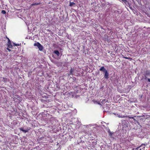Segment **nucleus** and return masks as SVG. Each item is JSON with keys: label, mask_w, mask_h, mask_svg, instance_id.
Listing matches in <instances>:
<instances>
[{"label": "nucleus", "mask_w": 150, "mask_h": 150, "mask_svg": "<svg viewBox=\"0 0 150 150\" xmlns=\"http://www.w3.org/2000/svg\"><path fill=\"white\" fill-rule=\"evenodd\" d=\"M99 70L103 71L104 73V77L105 79H108L109 78V73H108V71L105 69L104 67L103 66L101 67L99 69Z\"/></svg>", "instance_id": "f257e3e1"}, {"label": "nucleus", "mask_w": 150, "mask_h": 150, "mask_svg": "<svg viewBox=\"0 0 150 150\" xmlns=\"http://www.w3.org/2000/svg\"><path fill=\"white\" fill-rule=\"evenodd\" d=\"M34 46L38 47L39 50L40 51H42L43 49V46L39 42H37L34 43Z\"/></svg>", "instance_id": "f03ea898"}, {"label": "nucleus", "mask_w": 150, "mask_h": 150, "mask_svg": "<svg viewBox=\"0 0 150 150\" xmlns=\"http://www.w3.org/2000/svg\"><path fill=\"white\" fill-rule=\"evenodd\" d=\"M6 38L8 40L7 45H8V47L9 48H12L13 46L11 44V41L10 40L9 38L7 37Z\"/></svg>", "instance_id": "7ed1b4c3"}, {"label": "nucleus", "mask_w": 150, "mask_h": 150, "mask_svg": "<svg viewBox=\"0 0 150 150\" xmlns=\"http://www.w3.org/2000/svg\"><path fill=\"white\" fill-rule=\"evenodd\" d=\"M145 79H147L146 76L150 77V71L149 70H147L145 71Z\"/></svg>", "instance_id": "20e7f679"}, {"label": "nucleus", "mask_w": 150, "mask_h": 150, "mask_svg": "<svg viewBox=\"0 0 150 150\" xmlns=\"http://www.w3.org/2000/svg\"><path fill=\"white\" fill-rule=\"evenodd\" d=\"M145 144H142L139 147H138L136 148V149L137 150H142V149L141 148H142V149L143 150V148H144L145 147Z\"/></svg>", "instance_id": "39448f33"}, {"label": "nucleus", "mask_w": 150, "mask_h": 150, "mask_svg": "<svg viewBox=\"0 0 150 150\" xmlns=\"http://www.w3.org/2000/svg\"><path fill=\"white\" fill-rule=\"evenodd\" d=\"M19 129L20 130L23 131V132H24V133H26L28 132V130H25L22 127L20 128Z\"/></svg>", "instance_id": "423d86ee"}, {"label": "nucleus", "mask_w": 150, "mask_h": 150, "mask_svg": "<svg viewBox=\"0 0 150 150\" xmlns=\"http://www.w3.org/2000/svg\"><path fill=\"white\" fill-rule=\"evenodd\" d=\"M54 53L56 54L57 56H59V52L58 50H55L54 51Z\"/></svg>", "instance_id": "0eeeda50"}, {"label": "nucleus", "mask_w": 150, "mask_h": 150, "mask_svg": "<svg viewBox=\"0 0 150 150\" xmlns=\"http://www.w3.org/2000/svg\"><path fill=\"white\" fill-rule=\"evenodd\" d=\"M41 4L40 2V3H35L32 4L31 5V6H35V5H39V4Z\"/></svg>", "instance_id": "6e6552de"}, {"label": "nucleus", "mask_w": 150, "mask_h": 150, "mask_svg": "<svg viewBox=\"0 0 150 150\" xmlns=\"http://www.w3.org/2000/svg\"><path fill=\"white\" fill-rule=\"evenodd\" d=\"M75 4L73 2H70V4H69V6H73L74 5H75Z\"/></svg>", "instance_id": "1a4fd4ad"}, {"label": "nucleus", "mask_w": 150, "mask_h": 150, "mask_svg": "<svg viewBox=\"0 0 150 150\" xmlns=\"http://www.w3.org/2000/svg\"><path fill=\"white\" fill-rule=\"evenodd\" d=\"M108 132L109 133V136H110V137H111L113 133H112V132H111L110 131V129H109L108 130Z\"/></svg>", "instance_id": "9d476101"}, {"label": "nucleus", "mask_w": 150, "mask_h": 150, "mask_svg": "<svg viewBox=\"0 0 150 150\" xmlns=\"http://www.w3.org/2000/svg\"><path fill=\"white\" fill-rule=\"evenodd\" d=\"M123 58H125V59H129V60H132V58H129V57H123Z\"/></svg>", "instance_id": "9b49d317"}, {"label": "nucleus", "mask_w": 150, "mask_h": 150, "mask_svg": "<svg viewBox=\"0 0 150 150\" xmlns=\"http://www.w3.org/2000/svg\"><path fill=\"white\" fill-rule=\"evenodd\" d=\"M1 13L2 14H6V11L4 10H2L1 11Z\"/></svg>", "instance_id": "f8f14e48"}, {"label": "nucleus", "mask_w": 150, "mask_h": 150, "mask_svg": "<svg viewBox=\"0 0 150 150\" xmlns=\"http://www.w3.org/2000/svg\"><path fill=\"white\" fill-rule=\"evenodd\" d=\"M73 72V70L71 68L70 71V74H72V73Z\"/></svg>", "instance_id": "ddd939ff"}, {"label": "nucleus", "mask_w": 150, "mask_h": 150, "mask_svg": "<svg viewBox=\"0 0 150 150\" xmlns=\"http://www.w3.org/2000/svg\"><path fill=\"white\" fill-rule=\"evenodd\" d=\"M118 117H121V118H124V117H125V116H124V115H118Z\"/></svg>", "instance_id": "4468645a"}, {"label": "nucleus", "mask_w": 150, "mask_h": 150, "mask_svg": "<svg viewBox=\"0 0 150 150\" xmlns=\"http://www.w3.org/2000/svg\"><path fill=\"white\" fill-rule=\"evenodd\" d=\"M13 46H18V45H18V44H16V43H13Z\"/></svg>", "instance_id": "2eb2a0df"}, {"label": "nucleus", "mask_w": 150, "mask_h": 150, "mask_svg": "<svg viewBox=\"0 0 150 150\" xmlns=\"http://www.w3.org/2000/svg\"><path fill=\"white\" fill-rule=\"evenodd\" d=\"M3 80H4V81L5 82L7 81V79L6 78H4Z\"/></svg>", "instance_id": "dca6fc26"}, {"label": "nucleus", "mask_w": 150, "mask_h": 150, "mask_svg": "<svg viewBox=\"0 0 150 150\" xmlns=\"http://www.w3.org/2000/svg\"><path fill=\"white\" fill-rule=\"evenodd\" d=\"M105 99H104L103 101L101 102L102 104H103L104 103H105Z\"/></svg>", "instance_id": "f3484780"}, {"label": "nucleus", "mask_w": 150, "mask_h": 150, "mask_svg": "<svg viewBox=\"0 0 150 150\" xmlns=\"http://www.w3.org/2000/svg\"><path fill=\"white\" fill-rule=\"evenodd\" d=\"M9 48L8 47V48H6V49H7V50H8V51L10 52V51H11V50H10Z\"/></svg>", "instance_id": "a211bd4d"}, {"label": "nucleus", "mask_w": 150, "mask_h": 150, "mask_svg": "<svg viewBox=\"0 0 150 150\" xmlns=\"http://www.w3.org/2000/svg\"><path fill=\"white\" fill-rule=\"evenodd\" d=\"M122 1L125 3L127 2V0H122Z\"/></svg>", "instance_id": "6ab92c4d"}, {"label": "nucleus", "mask_w": 150, "mask_h": 150, "mask_svg": "<svg viewBox=\"0 0 150 150\" xmlns=\"http://www.w3.org/2000/svg\"><path fill=\"white\" fill-rule=\"evenodd\" d=\"M147 79L148 80V81L149 82H150V79L149 78H147Z\"/></svg>", "instance_id": "aec40b11"}]
</instances>
